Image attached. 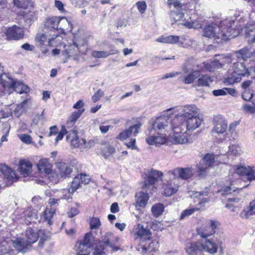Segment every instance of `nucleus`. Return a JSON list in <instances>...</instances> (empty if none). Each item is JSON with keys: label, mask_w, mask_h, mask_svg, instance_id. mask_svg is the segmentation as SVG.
Listing matches in <instances>:
<instances>
[{"label": "nucleus", "mask_w": 255, "mask_h": 255, "mask_svg": "<svg viewBox=\"0 0 255 255\" xmlns=\"http://www.w3.org/2000/svg\"><path fill=\"white\" fill-rule=\"evenodd\" d=\"M235 21L227 20L221 25V27L217 25H208L203 31L204 36L208 38H214L217 43H222L237 36L239 34V30L235 28Z\"/></svg>", "instance_id": "nucleus-1"}, {"label": "nucleus", "mask_w": 255, "mask_h": 255, "mask_svg": "<svg viewBox=\"0 0 255 255\" xmlns=\"http://www.w3.org/2000/svg\"><path fill=\"white\" fill-rule=\"evenodd\" d=\"M171 119L166 116L159 117L156 119L153 123L148 128L146 133L148 137L146 138L147 143L149 145H154L156 146L165 143L166 139L162 135H158L157 130L162 131L164 129L167 132L170 131L171 125H169Z\"/></svg>", "instance_id": "nucleus-2"}, {"label": "nucleus", "mask_w": 255, "mask_h": 255, "mask_svg": "<svg viewBox=\"0 0 255 255\" xmlns=\"http://www.w3.org/2000/svg\"><path fill=\"white\" fill-rule=\"evenodd\" d=\"M119 238L111 233H107L101 241H95L92 248L93 255H103L108 253L118 251L120 248L116 246Z\"/></svg>", "instance_id": "nucleus-3"}, {"label": "nucleus", "mask_w": 255, "mask_h": 255, "mask_svg": "<svg viewBox=\"0 0 255 255\" xmlns=\"http://www.w3.org/2000/svg\"><path fill=\"white\" fill-rule=\"evenodd\" d=\"M163 173L160 171L151 169L144 172V180L141 183L142 190H161L158 185L159 182H162Z\"/></svg>", "instance_id": "nucleus-4"}, {"label": "nucleus", "mask_w": 255, "mask_h": 255, "mask_svg": "<svg viewBox=\"0 0 255 255\" xmlns=\"http://www.w3.org/2000/svg\"><path fill=\"white\" fill-rule=\"evenodd\" d=\"M173 111V113H177L175 116L173 115L169 116L172 117V122H174V124L185 121L192 116H196V115L198 113V109L194 105L175 107L167 110V111Z\"/></svg>", "instance_id": "nucleus-5"}, {"label": "nucleus", "mask_w": 255, "mask_h": 255, "mask_svg": "<svg viewBox=\"0 0 255 255\" xmlns=\"http://www.w3.org/2000/svg\"><path fill=\"white\" fill-rule=\"evenodd\" d=\"M94 241L92 234L91 232L87 233L83 239L78 240L75 245L76 255H90Z\"/></svg>", "instance_id": "nucleus-6"}, {"label": "nucleus", "mask_w": 255, "mask_h": 255, "mask_svg": "<svg viewBox=\"0 0 255 255\" xmlns=\"http://www.w3.org/2000/svg\"><path fill=\"white\" fill-rule=\"evenodd\" d=\"M35 40L43 54H46L49 51V46H54L60 43V39L53 36L52 33L45 32L37 33Z\"/></svg>", "instance_id": "nucleus-7"}, {"label": "nucleus", "mask_w": 255, "mask_h": 255, "mask_svg": "<svg viewBox=\"0 0 255 255\" xmlns=\"http://www.w3.org/2000/svg\"><path fill=\"white\" fill-rule=\"evenodd\" d=\"M0 83L3 87L13 89L18 93H26L29 91V88L22 83L17 82L14 79L11 78L9 74L3 73L0 75Z\"/></svg>", "instance_id": "nucleus-8"}, {"label": "nucleus", "mask_w": 255, "mask_h": 255, "mask_svg": "<svg viewBox=\"0 0 255 255\" xmlns=\"http://www.w3.org/2000/svg\"><path fill=\"white\" fill-rule=\"evenodd\" d=\"M203 251L211 255H214L219 250L220 255L224 254L225 245L222 240L217 238L206 239L201 242Z\"/></svg>", "instance_id": "nucleus-9"}, {"label": "nucleus", "mask_w": 255, "mask_h": 255, "mask_svg": "<svg viewBox=\"0 0 255 255\" xmlns=\"http://www.w3.org/2000/svg\"><path fill=\"white\" fill-rule=\"evenodd\" d=\"M219 225V222L216 221H207L201 226L197 228V235L202 238L206 239L215 234Z\"/></svg>", "instance_id": "nucleus-10"}, {"label": "nucleus", "mask_w": 255, "mask_h": 255, "mask_svg": "<svg viewBox=\"0 0 255 255\" xmlns=\"http://www.w3.org/2000/svg\"><path fill=\"white\" fill-rule=\"evenodd\" d=\"M171 119V121L169 123V125H171V128L170 129V131L173 130L174 131V141L175 143L177 144H183L187 142L188 138L185 135L189 134L190 133L185 130H181V126L178 124H174V122H172V117H169Z\"/></svg>", "instance_id": "nucleus-11"}, {"label": "nucleus", "mask_w": 255, "mask_h": 255, "mask_svg": "<svg viewBox=\"0 0 255 255\" xmlns=\"http://www.w3.org/2000/svg\"><path fill=\"white\" fill-rule=\"evenodd\" d=\"M60 22V17L53 16L47 18L44 24L43 32L52 33V35L58 39L61 38L59 36V32L58 31V25Z\"/></svg>", "instance_id": "nucleus-12"}, {"label": "nucleus", "mask_w": 255, "mask_h": 255, "mask_svg": "<svg viewBox=\"0 0 255 255\" xmlns=\"http://www.w3.org/2000/svg\"><path fill=\"white\" fill-rule=\"evenodd\" d=\"M202 122V120L197 116H192L185 121L180 122L178 125L181 126V130H186L190 134V131L198 128L201 125Z\"/></svg>", "instance_id": "nucleus-13"}, {"label": "nucleus", "mask_w": 255, "mask_h": 255, "mask_svg": "<svg viewBox=\"0 0 255 255\" xmlns=\"http://www.w3.org/2000/svg\"><path fill=\"white\" fill-rule=\"evenodd\" d=\"M214 162V155L212 154H207L199 163V165L198 166L199 175H205L207 170L212 166Z\"/></svg>", "instance_id": "nucleus-14"}, {"label": "nucleus", "mask_w": 255, "mask_h": 255, "mask_svg": "<svg viewBox=\"0 0 255 255\" xmlns=\"http://www.w3.org/2000/svg\"><path fill=\"white\" fill-rule=\"evenodd\" d=\"M6 39L10 40H19L23 38L24 31L23 28L17 25H13L5 29L4 32Z\"/></svg>", "instance_id": "nucleus-15"}, {"label": "nucleus", "mask_w": 255, "mask_h": 255, "mask_svg": "<svg viewBox=\"0 0 255 255\" xmlns=\"http://www.w3.org/2000/svg\"><path fill=\"white\" fill-rule=\"evenodd\" d=\"M171 18H173V20L174 22L176 23L178 21L181 20L182 22L178 23V25H183L188 28H196L198 25L196 24V22L195 21H188L185 19H183L184 17V14L183 10L182 9H180L179 11L174 12L171 13Z\"/></svg>", "instance_id": "nucleus-16"}, {"label": "nucleus", "mask_w": 255, "mask_h": 255, "mask_svg": "<svg viewBox=\"0 0 255 255\" xmlns=\"http://www.w3.org/2000/svg\"><path fill=\"white\" fill-rule=\"evenodd\" d=\"M90 181L89 176L85 174L78 175L74 178L72 182L71 189L72 191L82 188L83 185H86Z\"/></svg>", "instance_id": "nucleus-17"}, {"label": "nucleus", "mask_w": 255, "mask_h": 255, "mask_svg": "<svg viewBox=\"0 0 255 255\" xmlns=\"http://www.w3.org/2000/svg\"><path fill=\"white\" fill-rule=\"evenodd\" d=\"M171 173L173 175L176 176L179 179L181 178L186 180L192 177L194 173V171L190 168H177L171 171Z\"/></svg>", "instance_id": "nucleus-18"}, {"label": "nucleus", "mask_w": 255, "mask_h": 255, "mask_svg": "<svg viewBox=\"0 0 255 255\" xmlns=\"http://www.w3.org/2000/svg\"><path fill=\"white\" fill-rule=\"evenodd\" d=\"M214 128L212 130L213 132L221 134L223 133L227 130V122L221 116L214 118Z\"/></svg>", "instance_id": "nucleus-19"}, {"label": "nucleus", "mask_w": 255, "mask_h": 255, "mask_svg": "<svg viewBox=\"0 0 255 255\" xmlns=\"http://www.w3.org/2000/svg\"><path fill=\"white\" fill-rule=\"evenodd\" d=\"M17 14L23 17L25 26H29L33 21L35 16L33 6L32 5V7H29L26 10H19L17 12Z\"/></svg>", "instance_id": "nucleus-20"}, {"label": "nucleus", "mask_w": 255, "mask_h": 255, "mask_svg": "<svg viewBox=\"0 0 255 255\" xmlns=\"http://www.w3.org/2000/svg\"><path fill=\"white\" fill-rule=\"evenodd\" d=\"M135 235L137 236V238H139L141 241V243L145 240L149 241L151 238V233L149 230L144 229L141 224H137L134 229Z\"/></svg>", "instance_id": "nucleus-21"}, {"label": "nucleus", "mask_w": 255, "mask_h": 255, "mask_svg": "<svg viewBox=\"0 0 255 255\" xmlns=\"http://www.w3.org/2000/svg\"><path fill=\"white\" fill-rule=\"evenodd\" d=\"M0 172L3 174L4 179H6L10 183L18 180V176L15 173L5 164H0Z\"/></svg>", "instance_id": "nucleus-22"}, {"label": "nucleus", "mask_w": 255, "mask_h": 255, "mask_svg": "<svg viewBox=\"0 0 255 255\" xmlns=\"http://www.w3.org/2000/svg\"><path fill=\"white\" fill-rule=\"evenodd\" d=\"M141 126V124L139 122L130 126L128 128L120 133L119 135V138L120 139H125L132 135L135 136L138 133L139 129Z\"/></svg>", "instance_id": "nucleus-23"}, {"label": "nucleus", "mask_w": 255, "mask_h": 255, "mask_svg": "<svg viewBox=\"0 0 255 255\" xmlns=\"http://www.w3.org/2000/svg\"><path fill=\"white\" fill-rule=\"evenodd\" d=\"M67 140H70L71 145L77 147L80 145H85L86 140L85 139H80L77 135V132L76 130H73L69 131L66 136Z\"/></svg>", "instance_id": "nucleus-24"}, {"label": "nucleus", "mask_w": 255, "mask_h": 255, "mask_svg": "<svg viewBox=\"0 0 255 255\" xmlns=\"http://www.w3.org/2000/svg\"><path fill=\"white\" fill-rule=\"evenodd\" d=\"M201 242H197L188 244L186 248V252L189 255H203Z\"/></svg>", "instance_id": "nucleus-25"}, {"label": "nucleus", "mask_w": 255, "mask_h": 255, "mask_svg": "<svg viewBox=\"0 0 255 255\" xmlns=\"http://www.w3.org/2000/svg\"><path fill=\"white\" fill-rule=\"evenodd\" d=\"M56 166L58 169V175L62 178L68 177L72 172L71 166L65 163L58 162Z\"/></svg>", "instance_id": "nucleus-26"}, {"label": "nucleus", "mask_w": 255, "mask_h": 255, "mask_svg": "<svg viewBox=\"0 0 255 255\" xmlns=\"http://www.w3.org/2000/svg\"><path fill=\"white\" fill-rule=\"evenodd\" d=\"M149 198V196L147 192H136L135 195V207L144 208L147 204Z\"/></svg>", "instance_id": "nucleus-27"}, {"label": "nucleus", "mask_w": 255, "mask_h": 255, "mask_svg": "<svg viewBox=\"0 0 255 255\" xmlns=\"http://www.w3.org/2000/svg\"><path fill=\"white\" fill-rule=\"evenodd\" d=\"M37 167L41 173H44L48 175L52 172V165L46 158L40 160L37 164Z\"/></svg>", "instance_id": "nucleus-28"}, {"label": "nucleus", "mask_w": 255, "mask_h": 255, "mask_svg": "<svg viewBox=\"0 0 255 255\" xmlns=\"http://www.w3.org/2000/svg\"><path fill=\"white\" fill-rule=\"evenodd\" d=\"M146 242L145 245H141L138 248V250L141 249V253L144 255L146 253H150L154 252L156 249L158 247V243L156 241H150V239L149 241L145 240Z\"/></svg>", "instance_id": "nucleus-29"}, {"label": "nucleus", "mask_w": 255, "mask_h": 255, "mask_svg": "<svg viewBox=\"0 0 255 255\" xmlns=\"http://www.w3.org/2000/svg\"><path fill=\"white\" fill-rule=\"evenodd\" d=\"M182 70L185 74H187L184 78L183 82L186 84H189L200 77V72L198 70H195L189 73V70L186 66H183Z\"/></svg>", "instance_id": "nucleus-30"}, {"label": "nucleus", "mask_w": 255, "mask_h": 255, "mask_svg": "<svg viewBox=\"0 0 255 255\" xmlns=\"http://www.w3.org/2000/svg\"><path fill=\"white\" fill-rule=\"evenodd\" d=\"M32 165L29 161L22 160L18 165V170L24 177H28L31 173Z\"/></svg>", "instance_id": "nucleus-31"}, {"label": "nucleus", "mask_w": 255, "mask_h": 255, "mask_svg": "<svg viewBox=\"0 0 255 255\" xmlns=\"http://www.w3.org/2000/svg\"><path fill=\"white\" fill-rule=\"evenodd\" d=\"M233 69L234 73L239 76H246L250 74L248 69L243 62H238L234 63Z\"/></svg>", "instance_id": "nucleus-32"}, {"label": "nucleus", "mask_w": 255, "mask_h": 255, "mask_svg": "<svg viewBox=\"0 0 255 255\" xmlns=\"http://www.w3.org/2000/svg\"><path fill=\"white\" fill-rule=\"evenodd\" d=\"M179 187V179L175 176L169 183H163L161 190L164 191H177Z\"/></svg>", "instance_id": "nucleus-33"}, {"label": "nucleus", "mask_w": 255, "mask_h": 255, "mask_svg": "<svg viewBox=\"0 0 255 255\" xmlns=\"http://www.w3.org/2000/svg\"><path fill=\"white\" fill-rule=\"evenodd\" d=\"M12 245L16 250L22 253H25L29 246L26 241L21 238H18L12 241Z\"/></svg>", "instance_id": "nucleus-34"}, {"label": "nucleus", "mask_w": 255, "mask_h": 255, "mask_svg": "<svg viewBox=\"0 0 255 255\" xmlns=\"http://www.w3.org/2000/svg\"><path fill=\"white\" fill-rule=\"evenodd\" d=\"M236 55L238 59L240 61L243 60L246 61L248 58H250L252 55L251 48L246 47L236 52Z\"/></svg>", "instance_id": "nucleus-35"}, {"label": "nucleus", "mask_w": 255, "mask_h": 255, "mask_svg": "<svg viewBox=\"0 0 255 255\" xmlns=\"http://www.w3.org/2000/svg\"><path fill=\"white\" fill-rule=\"evenodd\" d=\"M60 27L58 28L59 33H65V31L70 32L72 30V25L71 23L68 21L66 17H60V22H59Z\"/></svg>", "instance_id": "nucleus-36"}, {"label": "nucleus", "mask_w": 255, "mask_h": 255, "mask_svg": "<svg viewBox=\"0 0 255 255\" xmlns=\"http://www.w3.org/2000/svg\"><path fill=\"white\" fill-rule=\"evenodd\" d=\"M246 38L249 43L255 42V25L246 26L244 28Z\"/></svg>", "instance_id": "nucleus-37"}, {"label": "nucleus", "mask_w": 255, "mask_h": 255, "mask_svg": "<svg viewBox=\"0 0 255 255\" xmlns=\"http://www.w3.org/2000/svg\"><path fill=\"white\" fill-rule=\"evenodd\" d=\"M13 4L17 8L20 9V10H26L29 7H32L33 2L31 0H12Z\"/></svg>", "instance_id": "nucleus-38"}, {"label": "nucleus", "mask_w": 255, "mask_h": 255, "mask_svg": "<svg viewBox=\"0 0 255 255\" xmlns=\"http://www.w3.org/2000/svg\"><path fill=\"white\" fill-rule=\"evenodd\" d=\"M208 192H193L192 195H190L191 198H193L194 203H198L201 205L208 201L207 198L204 197L207 196Z\"/></svg>", "instance_id": "nucleus-39"}, {"label": "nucleus", "mask_w": 255, "mask_h": 255, "mask_svg": "<svg viewBox=\"0 0 255 255\" xmlns=\"http://www.w3.org/2000/svg\"><path fill=\"white\" fill-rule=\"evenodd\" d=\"M26 241L29 246H30L31 244L35 243L37 241L38 235L33 229L28 228L26 231Z\"/></svg>", "instance_id": "nucleus-40"}, {"label": "nucleus", "mask_w": 255, "mask_h": 255, "mask_svg": "<svg viewBox=\"0 0 255 255\" xmlns=\"http://www.w3.org/2000/svg\"><path fill=\"white\" fill-rule=\"evenodd\" d=\"M179 37L175 35H169L167 36H161L157 38L156 41L168 44H175L179 41Z\"/></svg>", "instance_id": "nucleus-41"}, {"label": "nucleus", "mask_w": 255, "mask_h": 255, "mask_svg": "<svg viewBox=\"0 0 255 255\" xmlns=\"http://www.w3.org/2000/svg\"><path fill=\"white\" fill-rule=\"evenodd\" d=\"M251 171V167L246 166L244 165H240L238 166L236 169V172L239 175L242 176V180L246 182L248 174Z\"/></svg>", "instance_id": "nucleus-42"}, {"label": "nucleus", "mask_w": 255, "mask_h": 255, "mask_svg": "<svg viewBox=\"0 0 255 255\" xmlns=\"http://www.w3.org/2000/svg\"><path fill=\"white\" fill-rule=\"evenodd\" d=\"M118 50H111L110 51H93L91 53L92 56L94 58H106L108 56L111 54H114L118 53Z\"/></svg>", "instance_id": "nucleus-43"}, {"label": "nucleus", "mask_w": 255, "mask_h": 255, "mask_svg": "<svg viewBox=\"0 0 255 255\" xmlns=\"http://www.w3.org/2000/svg\"><path fill=\"white\" fill-rule=\"evenodd\" d=\"M213 82V80L210 76L205 75L199 77L197 81V85L198 86H209Z\"/></svg>", "instance_id": "nucleus-44"}, {"label": "nucleus", "mask_w": 255, "mask_h": 255, "mask_svg": "<svg viewBox=\"0 0 255 255\" xmlns=\"http://www.w3.org/2000/svg\"><path fill=\"white\" fill-rule=\"evenodd\" d=\"M85 109H83L82 110H79L77 111L74 112L71 116L69 118L67 122V125H69V126H72L83 113Z\"/></svg>", "instance_id": "nucleus-45"}, {"label": "nucleus", "mask_w": 255, "mask_h": 255, "mask_svg": "<svg viewBox=\"0 0 255 255\" xmlns=\"http://www.w3.org/2000/svg\"><path fill=\"white\" fill-rule=\"evenodd\" d=\"M55 213V209L52 208H46L43 212L42 218L45 221L48 222V224L51 225L52 224L51 219Z\"/></svg>", "instance_id": "nucleus-46"}, {"label": "nucleus", "mask_w": 255, "mask_h": 255, "mask_svg": "<svg viewBox=\"0 0 255 255\" xmlns=\"http://www.w3.org/2000/svg\"><path fill=\"white\" fill-rule=\"evenodd\" d=\"M220 58L219 59L216 58L213 61L211 62L209 69L210 71H213L214 69L221 68L223 65L225 64V62L222 60L223 56H218Z\"/></svg>", "instance_id": "nucleus-47"}, {"label": "nucleus", "mask_w": 255, "mask_h": 255, "mask_svg": "<svg viewBox=\"0 0 255 255\" xmlns=\"http://www.w3.org/2000/svg\"><path fill=\"white\" fill-rule=\"evenodd\" d=\"M36 211L35 210H27L24 212L25 222L26 224H28L31 222L32 219L36 218Z\"/></svg>", "instance_id": "nucleus-48"}, {"label": "nucleus", "mask_w": 255, "mask_h": 255, "mask_svg": "<svg viewBox=\"0 0 255 255\" xmlns=\"http://www.w3.org/2000/svg\"><path fill=\"white\" fill-rule=\"evenodd\" d=\"M12 250L11 249L9 244L3 241L1 242L0 246V255H12L11 253Z\"/></svg>", "instance_id": "nucleus-49"}, {"label": "nucleus", "mask_w": 255, "mask_h": 255, "mask_svg": "<svg viewBox=\"0 0 255 255\" xmlns=\"http://www.w3.org/2000/svg\"><path fill=\"white\" fill-rule=\"evenodd\" d=\"M164 209V206L162 204L157 203L152 206L151 211L154 217H158L163 213Z\"/></svg>", "instance_id": "nucleus-50"}, {"label": "nucleus", "mask_w": 255, "mask_h": 255, "mask_svg": "<svg viewBox=\"0 0 255 255\" xmlns=\"http://www.w3.org/2000/svg\"><path fill=\"white\" fill-rule=\"evenodd\" d=\"M101 226L100 219L97 217H93L90 219V226L92 230L98 229Z\"/></svg>", "instance_id": "nucleus-51"}, {"label": "nucleus", "mask_w": 255, "mask_h": 255, "mask_svg": "<svg viewBox=\"0 0 255 255\" xmlns=\"http://www.w3.org/2000/svg\"><path fill=\"white\" fill-rule=\"evenodd\" d=\"M199 210L197 207H190L186 210L183 211L180 215V219H183L184 218L189 216L193 214L195 211Z\"/></svg>", "instance_id": "nucleus-52"}, {"label": "nucleus", "mask_w": 255, "mask_h": 255, "mask_svg": "<svg viewBox=\"0 0 255 255\" xmlns=\"http://www.w3.org/2000/svg\"><path fill=\"white\" fill-rule=\"evenodd\" d=\"M222 196L223 197H225L227 198V200L229 202H234V203H238L240 200L241 198L240 197H232V192H223L222 193Z\"/></svg>", "instance_id": "nucleus-53"}, {"label": "nucleus", "mask_w": 255, "mask_h": 255, "mask_svg": "<svg viewBox=\"0 0 255 255\" xmlns=\"http://www.w3.org/2000/svg\"><path fill=\"white\" fill-rule=\"evenodd\" d=\"M254 215L251 212V209L250 207L245 208L241 212L240 216L242 219H248L250 216Z\"/></svg>", "instance_id": "nucleus-54"}, {"label": "nucleus", "mask_w": 255, "mask_h": 255, "mask_svg": "<svg viewBox=\"0 0 255 255\" xmlns=\"http://www.w3.org/2000/svg\"><path fill=\"white\" fill-rule=\"evenodd\" d=\"M135 5L137 7L138 10L141 14L144 13L147 7L146 2L144 1H137L135 3Z\"/></svg>", "instance_id": "nucleus-55"}, {"label": "nucleus", "mask_w": 255, "mask_h": 255, "mask_svg": "<svg viewBox=\"0 0 255 255\" xmlns=\"http://www.w3.org/2000/svg\"><path fill=\"white\" fill-rule=\"evenodd\" d=\"M103 96L104 92L102 90L99 89L92 96V100L93 102L96 103L99 101Z\"/></svg>", "instance_id": "nucleus-56"}, {"label": "nucleus", "mask_w": 255, "mask_h": 255, "mask_svg": "<svg viewBox=\"0 0 255 255\" xmlns=\"http://www.w3.org/2000/svg\"><path fill=\"white\" fill-rule=\"evenodd\" d=\"M67 130L66 129L65 126H63L62 127L61 130L58 133V134L55 138L56 142H57L59 140H61L63 138L64 135L65 134L67 133Z\"/></svg>", "instance_id": "nucleus-57"}, {"label": "nucleus", "mask_w": 255, "mask_h": 255, "mask_svg": "<svg viewBox=\"0 0 255 255\" xmlns=\"http://www.w3.org/2000/svg\"><path fill=\"white\" fill-rule=\"evenodd\" d=\"M18 136L22 142L26 143H30L31 142V137L30 135L26 134H21Z\"/></svg>", "instance_id": "nucleus-58"}, {"label": "nucleus", "mask_w": 255, "mask_h": 255, "mask_svg": "<svg viewBox=\"0 0 255 255\" xmlns=\"http://www.w3.org/2000/svg\"><path fill=\"white\" fill-rule=\"evenodd\" d=\"M167 4L169 7H171L172 6H174L175 8H181L182 6V4L178 0H171L170 1L167 2Z\"/></svg>", "instance_id": "nucleus-59"}, {"label": "nucleus", "mask_w": 255, "mask_h": 255, "mask_svg": "<svg viewBox=\"0 0 255 255\" xmlns=\"http://www.w3.org/2000/svg\"><path fill=\"white\" fill-rule=\"evenodd\" d=\"M10 126L9 125H6V126L3 128V131L5 133L4 135H3L1 138V142L7 141V136L9 133Z\"/></svg>", "instance_id": "nucleus-60"}, {"label": "nucleus", "mask_w": 255, "mask_h": 255, "mask_svg": "<svg viewBox=\"0 0 255 255\" xmlns=\"http://www.w3.org/2000/svg\"><path fill=\"white\" fill-rule=\"evenodd\" d=\"M79 213V211L78 209L73 207L67 212V216L69 218H73Z\"/></svg>", "instance_id": "nucleus-61"}, {"label": "nucleus", "mask_w": 255, "mask_h": 255, "mask_svg": "<svg viewBox=\"0 0 255 255\" xmlns=\"http://www.w3.org/2000/svg\"><path fill=\"white\" fill-rule=\"evenodd\" d=\"M225 88L222 89L215 90L213 91L212 93L215 96H224L227 94V91Z\"/></svg>", "instance_id": "nucleus-62"}, {"label": "nucleus", "mask_w": 255, "mask_h": 255, "mask_svg": "<svg viewBox=\"0 0 255 255\" xmlns=\"http://www.w3.org/2000/svg\"><path fill=\"white\" fill-rule=\"evenodd\" d=\"M253 97V94L248 91H245L242 94V98L245 101H249Z\"/></svg>", "instance_id": "nucleus-63"}, {"label": "nucleus", "mask_w": 255, "mask_h": 255, "mask_svg": "<svg viewBox=\"0 0 255 255\" xmlns=\"http://www.w3.org/2000/svg\"><path fill=\"white\" fill-rule=\"evenodd\" d=\"M246 181L251 182L252 180H255V170L251 168V171H249Z\"/></svg>", "instance_id": "nucleus-64"}]
</instances>
